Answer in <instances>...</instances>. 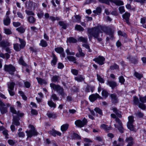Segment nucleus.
I'll return each instance as SVG.
<instances>
[{"label": "nucleus", "mask_w": 146, "mask_h": 146, "mask_svg": "<svg viewBox=\"0 0 146 146\" xmlns=\"http://www.w3.org/2000/svg\"><path fill=\"white\" fill-rule=\"evenodd\" d=\"M103 32L106 35H109L111 37L113 38L114 36V31L110 26H97L89 28L88 29V33L89 35L92 36L94 39H97L98 41L100 42L102 40V39L99 37L100 33Z\"/></svg>", "instance_id": "1"}, {"label": "nucleus", "mask_w": 146, "mask_h": 146, "mask_svg": "<svg viewBox=\"0 0 146 146\" xmlns=\"http://www.w3.org/2000/svg\"><path fill=\"white\" fill-rule=\"evenodd\" d=\"M50 86L51 88L56 91L58 94L60 95L62 98H64L67 95L66 94L63 88L59 85H56L54 83H51L50 84Z\"/></svg>", "instance_id": "2"}, {"label": "nucleus", "mask_w": 146, "mask_h": 146, "mask_svg": "<svg viewBox=\"0 0 146 146\" xmlns=\"http://www.w3.org/2000/svg\"><path fill=\"white\" fill-rule=\"evenodd\" d=\"M28 127L30 128V129L29 130H27L25 131L27 136V139L31 138L33 136H36L38 135V133L34 125L29 124Z\"/></svg>", "instance_id": "3"}, {"label": "nucleus", "mask_w": 146, "mask_h": 146, "mask_svg": "<svg viewBox=\"0 0 146 146\" xmlns=\"http://www.w3.org/2000/svg\"><path fill=\"white\" fill-rule=\"evenodd\" d=\"M128 121L127 123V128L130 131L136 133V130L133 125L134 121V116L133 115L129 116L128 117Z\"/></svg>", "instance_id": "4"}, {"label": "nucleus", "mask_w": 146, "mask_h": 146, "mask_svg": "<svg viewBox=\"0 0 146 146\" xmlns=\"http://www.w3.org/2000/svg\"><path fill=\"white\" fill-rule=\"evenodd\" d=\"M16 114L17 115L13 116L12 123L15 125L16 126H19L20 124L19 122L20 120L19 117H23L24 115V114L23 113H21L19 111H18Z\"/></svg>", "instance_id": "5"}, {"label": "nucleus", "mask_w": 146, "mask_h": 146, "mask_svg": "<svg viewBox=\"0 0 146 146\" xmlns=\"http://www.w3.org/2000/svg\"><path fill=\"white\" fill-rule=\"evenodd\" d=\"M133 102L134 105H137L138 107L143 110L146 109V106L144 103L140 102L138 97L136 96L133 97Z\"/></svg>", "instance_id": "6"}, {"label": "nucleus", "mask_w": 146, "mask_h": 146, "mask_svg": "<svg viewBox=\"0 0 146 146\" xmlns=\"http://www.w3.org/2000/svg\"><path fill=\"white\" fill-rule=\"evenodd\" d=\"M88 123L87 119L84 117L82 120L80 119L76 120L74 122V124L77 127L81 128L86 125Z\"/></svg>", "instance_id": "7"}, {"label": "nucleus", "mask_w": 146, "mask_h": 146, "mask_svg": "<svg viewBox=\"0 0 146 146\" xmlns=\"http://www.w3.org/2000/svg\"><path fill=\"white\" fill-rule=\"evenodd\" d=\"M4 70L6 72H8L11 75L14 74V72L16 71V68L11 64L9 65L5 64L4 66Z\"/></svg>", "instance_id": "8"}, {"label": "nucleus", "mask_w": 146, "mask_h": 146, "mask_svg": "<svg viewBox=\"0 0 146 146\" xmlns=\"http://www.w3.org/2000/svg\"><path fill=\"white\" fill-rule=\"evenodd\" d=\"M105 60V58L103 56L101 55H99L93 59L94 61L101 66L104 64Z\"/></svg>", "instance_id": "9"}, {"label": "nucleus", "mask_w": 146, "mask_h": 146, "mask_svg": "<svg viewBox=\"0 0 146 146\" xmlns=\"http://www.w3.org/2000/svg\"><path fill=\"white\" fill-rule=\"evenodd\" d=\"M110 97L111 99V103L114 105L118 103L119 101L117 95L115 93L111 94H110Z\"/></svg>", "instance_id": "10"}, {"label": "nucleus", "mask_w": 146, "mask_h": 146, "mask_svg": "<svg viewBox=\"0 0 146 146\" xmlns=\"http://www.w3.org/2000/svg\"><path fill=\"white\" fill-rule=\"evenodd\" d=\"M98 98L102 99V97L96 93L95 94H92L89 96V99L90 101L92 102L96 101Z\"/></svg>", "instance_id": "11"}, {"label": "nucleus", "mask_w": 146, "mask_h": 146, "mask_svg": "<svg viewBox=\"0 0 146 146\" xmlns=\"http://www.w3.org/2000/svg\"><path fill=\"white\" fill-rule=\"evenodd\" d=\"M5 104L1 101L0 100V110L2 114H4L8 112L7 108L5 107Z\"/></svg>", "instance_id": "12"}, {"label": "nucleus", "mask_w": 146, "mask_h": 146, "mask_svg": "<svg viewBox=\"0 0 146 146\" xmlns=\"http://www.w3.org/2000/svg\"><path fill=\"white\" fill-rule=\"evenodd\" d=\"M130 15H131L129 13L126 12L122 15L123 19L125 20L126 23L129 25L131 24L129 21Z\"/></svg>", "instance_id": "13"}, {"label": "nucleus", "mask_w": 146, "mask_h": 146, "mask_svg": "<svg viewBox=\"0 0 146 146\" xmlns=\"http://www.w3.org/2000/svg\"><path fill=\"white\" fill-rule=\"evenodd\" d=\"M51 57L52 58V59L51 61V64L52 66H55L58 61L57 57L53 52L52 53Z\"/></svg>", "instance_id": "14"}, {"label": "nucleus", "mask_w": 146, "mask_h": 146, "mask_svg": "<svg viewBox=\"0 0 146 146\" xmlns=\"http://www.w3.org/2000/svg\"><path fill=\"white\" fill-rule=\"evenodd\" d=\"M36 5H37L36 3L33 2L32 1L29 0L28 3V5L27 8L31 10L33 8V9L35 10L36 8Z\"/></svg>", "instance_id": "15"}, {"label": "nucleus", "mask_w": 146, "mask_h": 146, "mask_svg": "<svg viewBox=\"0 0 146 146\" xmlns=\"http://www.w3.org/2000/svg\"><path fill=\"white\" fill-rule=\"evenodd\" d=\"M36 79L38 84L41 86H42L43 84L46 85L47 84L48 82L47 81L40 77H36Z\"/></svg>", "instance_id": "16"}, {"label": "nucleus", "mask_w": 146, "mask_h": 146, "mask_svg": "<svg viewBox=\"0 0 146 146\" xmlns=\"http://www.w3.org/2000/svg\"><path fill=\"white\" fill-rule=\"evenodd\" d=\"M113 3L116 5L118 6H121L124 5L123 1L121 0H109V2Z\"/></svg>", "instance_id": "17"}, {"label": "nucleus", "mask_w": 146, "mask_h": 146, "mask_svg": "<svg viewBox=\"0 0 146 146\" xmlns=\"http://www.w3.org/2000/svg\"><path fill=\"white\" fill-rule=\"evenodd\" d=\"M107 82V84L109 85L112 90L114 89L115 87L117 86V83L115 81L108 80Z\"/></svg>", "instance_id": "18"}, {"label": "nucleus", "mask_w": 146, "mask_h": 146, "mask_svg": "<svg viewBox=\"0 0 146 146\" xmlns=\"http://www.w3.org/2000/svg\"><path fill=\"white\" fill-rule=\"evenodd\" d=\"M10 46V43L7 41L3 40L0 42V46L2 47L3 48Z\"/></svg>", "instance_id": "19"}, {"label": "nucleus", "mask_w": 146, "mask_h": 146, "mask_svg": "<svg viewBox=\"0 0 146 146\" xmlns=\"http://www.w3.org/2000/svg\"><path fill=\"white\" fill-rule=\"evenodd\" d=\"M129 60L133 64H137L138 63V60L137 56L135 57L133 56L131 57L128 58Z\"/></svg>", "instance_id": "20"}, {"label": "nucleus", "mask_w": 146, "mask_h": 146, "mask_svg": "<svg viewBox=\"0 0 146 146\" xmlns=\"http://www.w3.org/2000/svg\"><path fill=\"white\" fill-rule=\"evenodd\" d=\"M94 90V86L88 85L85 89V91L86 92H89L90 91L92 93Z\"/></svg>", "instance_id": "21"}, {"label": "nucleus", "mask_w": 146, "mask_h": 146, "mask_svg": "<svg viewBox=\"0 0 146 146\" xmlns=\"http://www.w3.org/2000/svg\"><path fill=\"white\" fill-rule=\"evenodd\" d=\"M100 128L103 129L104 130L108 132L111 129V126L110 125L108 126V125L104 124H102L100 126Z\"/></svg>", "instance_id": "22"}, {"label": "nucleus", "mask_w": 146, "mask_h": 146, "mask_svg": "<svg viewBox=\"0 0 146 146\" xmlns=\"http://www.w3.org/2000/svg\"><path fill=\"white\" fill-rule=\"evenodd\" d=\"M69 125L68 123H65L62 125L60 127V130L62 132L66 131L68 129Z\"/></svg>", "instance_id": "23"}, {"label": "nucleus", "mask_w": 146, "mask_h": 146, "mask_svg": "<svg viewBox=\"0 0 146 146\" xmlns=\"http://www.w3.org/2000/svg\"><path fill=\"white\" fill-rule=\"evenodd\" d=\"M67 59L70 62H73L74 63L77 64V62L76 61V58L73 56H69L67 57Z\"/></svg>", "instance_id": "24"}, {"label": "nucleus", "mask_w": 146, "mask_h": 146, "mask_svg": "<svg viewBox=\"0 0 146 146\" xmlns=\"http://www.w3.org/2000/svg\"><path fill=\"white\" fill-rule=\"evenodd\" d=\"M19 40L20 43V47L21 49H23L24 48L26 45V42L23 39L19 38Z\"/></svg>", "instance_id": "25"}, {"label": "nucleus", "mask_w": 146, "mask_h": 146, "mask_svg": "<svg viewBox=\"0 0 146 146\" xmlns=\"http://www.w3.org/2000/svg\"><path fill=\"white\" fill-rule=\"evenodd\" d=\"M60 79V78L59 76L55 75L53 76L51 78V80L52 82L55 83L56 82H58Z\"/></svg>", "instance_id": "26"}, {"label": "nucleus", "mask_w": 146, "mask_h": 146, "mask_svg": "<svg viewBox=\"0 0 146 146\" xmlns=\"http://www.w3.org/2000/svg\"><path fill=\"white\" fill-rule=\"evenodd\" d=\"M19 62L20 64L24 66H28V65L26 63L23 59V57L21 56L20 57L19 60Z\"/></svg>", "instance_id": "27"}, {"label": "nucleus", "mask_w": 146, "mask_h": 146, "mask_svg": "<svg viewBox=\"0 0 146 146\" xmlns=\"http://www.w3.org/2000/svg\"><path fill=\"white\" fill-rule=\"evenodd\" d=\"M47 104L48 106L51 108L54 109L56 107V104L54 103L52 100L48 101Z\"/></svg>", "instance_id": "28"}, {"label": "nucleus", "mask_w": 146, "mask_h": 146, "mask_svg": "<svg viewBox=\"0 0 146 146\" xmlns=\"http://www.w3.org/2000/svg\"><path fill=\"white\" fill-rule=\"evenodd\" d=\"M3 22L5 25L9 26L10 25L11 23V19L8 17H6L5 19L3 20Z\"/></svg>", "instance_id": "29"}, {"label": "nucleus", "mask_w": 146, "mask_h": 146, "mask_svg": "<svg viewBox=\"0 0 146 146\" xmlns=\"http://www.w3.org/2000/svg\"><path fill=\"white\" fill-rule=\"evenodd\" d=\"M67 41L70 43H76L77 42V40L73 37H70L67 39Z\"/></svg>", "instance_id": "30"}, {"label": "nucleus", "mask_w": 146, "mask_h": 146, "mask_svg": "<svg viewBox=\"0 0 146 146\" xmlns=\"http://www.w3.org/2000/svg\"><path fill=\"white\" fill-rule=\"evenodd\" d=\"M39 45L43 47H45L48 46V44L46 41L43 39H42L40 41Z\"/></svg>", "instance_id": "31"}, {"label": "nucleus", "mask_w": 146, "mask_h": 146, "mask_svg": "<svg viewBox=\"0 0 146 146\" xmlns=\"http://www.w3.org/2000/svg\"><path fill=\"white\" fill-rule=\"evenodd\" d=\"M75 30L79 31H83L84 29L80 25L76 24L75 27Z\"/></svg>", "instance_id": "32"}, {"label": "nucleus", "mask_w": 146, "mask_h": 146, "mask_svg": "<svg viewBox=\"0 0 146 146\" xmlns=\"http://www.w3.org/2000/svg\"><path fill=\"white\" fill-rule=\"evenodd\" d=\"M102 11V9L101 7H97L95 10H94L93 12L96 15H98V14H100Z\"/></svg>", "instance_id": "33"}, {"label": "nucleus", "mask_w": 146, "mask_h": 146, "mask_svg": "<svg viewBox=\"0 0 146 146\" xmlns=\"http://www.w3.org/2000/svg\"><path fill=\"white\" fill-rule=\"evenodd\" d=\"M94 110L96 113H98L100 115H103V113L102 111L100 108L98 107H96L94 109Z\"/></svg>", "instance_id": "34"}, {"label": "nucleus", "mask_w": 146, "mask_h": 146, "mask_svg": "<svg viewBox=\"0 0 146 146\" xmlns=\"http://www.w3.org/2000/svg\"><path fill=\"white\" fill-rule=\"evenodd\" d=\"M115 127L117 128L119 132L121 133H124V128L123 126V125H115Z\"/></svg>", "instance_id": "35"}, {"label": "nucleus", "mask_w": 146, "mask_h": 146, "mask_svg": "<svg viewBox=\"0 0 146 146\" xmlns=\"http://www.w3.org/2000/svg\"><path fill=\"white\" fill-rule=\"evenodd\" d=\"M59 25L60 26L62 27V28L64 29H66L67 27L66 24L64 23L63 21H59L58 22Z\"/></svg>", "instance_id": "36"}, {"label": "nucleus", "mask_w": 146, "mask_h": 146, "mask_svg": "<svg viewBox=\"0 0 146 146\" xmlns=\"http://www.w3.org/2000/svg\"><path fill=\"white\" fill-rule=\"evenodd\" d=\"M54 50L57 53L60 54L62 52H63L64 50L62 47H60L55 48L54 49Z\"/></svg>", "instance_id": "37"}, {"label": "nucleus", "mask_w": 146, "mask_h": 146, "mask_svg": "<svg viewBox=\"0 0 146 146\" xmlns=\"http://www.w3.org/2000/svg\"><path fill=\"white\" fill-rule=\"evenodd\" d=\"M138 96L139 97V100L140 101L141 103H146V95L142 96H141L139 94Z\"/></svg>", "instance_id": "38"}, {"label": "nucleus", "mask_w": 146, "mask_h": 146, "mask_svg": "<svg viewBox=\"0 0 146 146\" xmlns=\"http://www.w3.org/2000/svg\"><path fill=\"white\" fill-rule=\"evenodd\" d=\"M27 19L29 22L32 23H34L36 21L35 18L33 16H30Z\"/></svg>", "instance_id": "39"}, {"label": "nucleus", "mask_w": 146, "mask_h": 146, "mask_svg": "<svg viewBox=\"0 0 146 146\" xmlns=\"http://www.w3.org/2000/svg\"><path fill=\"white\" fill-rule=\"evenodd\" d=\"M102 94L103 97L106 98H108L109 93L106 90L104 89L102 91Z\"/></svg>", "instance_id": "40"}, {"label": "nucleus", "mask_w": 146, "mask_h": 146, "mask_svg": "<svg viewBox=\"0 0 146 146\" xmlns=\"http://www.w3.org/2000/svg\"><path fill=\"white\" fill-rule=\"evenodd\" d=\"M84 79L85 78H84L82 75H80L79 77H75V80L78 82H81L84 80Z\"/></svg>", "instance_id": "41"}, {"label": "nucleus", "mask_w": 146, "mask_h": 146, "mask_svg": "<svg viewBox=\"0 0 146 146\" xmlns=\"http://www.w3.org/2000/svg\"><path fill=\"white\" fill-rule=\"evenodd\" d=\"M48 132L50 135L54 137H56V130L54 129H52L51 130L48 131Z\"/></svg>", "instance_id": "42"}, {"label": "nucleus", "mask_w": 146, "mask_h": 146, "mask_svg": "<svg viewBox=\"0 0 146 146\" xmlns=\"http://www.w3.org/2000/svg\"><path fill=\"white\" fill-rule=\"evenodd\" d=\"M97 3L96 0H86L84 3V5H88L90 4L91 3L95 4Z\"/></svg>", "instance_id": "43"}, {"label": "nucleus", "mask_w": 146, "mask_h": 146, "mask_svg": "<svg viewBox=\"0 0 146 146\" xmlns=\"http://www.w3.org/2000/svg\"><path fill=\"white\" fill-rule=\"evenodd\" d=\"M72 139H81V137L78 134L74 133L72 135Z\"/></svg>", "instance_id": "44"}, {"label": "nucleus", "mask_w": 146, "mask_h": 146, "mask_svg": "<svg viewBox=\"0 0 146 146\" xmlns=\"http://www.w3.org/2000/svg\"><path fill=\"white\" fill-rule=\"evenodd\" d=\"M72 139H81V137L78 134L74 133L72 135Z\"/></svg>", "instance_id": "45"}, {"label": "nucleus", "mask_w": 146, "mask_h": 146, "mask_svg": "<svg viewBox=\"0 0 146 146\" xmlns=\"http://www.w3.org/2000/svg\"><path fill=\"white\" fill-rule=\"evenodd\" d=\"M135 115L137 117L143 118L144 116V114L141 111H139L135 113Z\"/></svg>", "instance_id": "46"}, {"label": "nucleus", "mask_w": 146, "mask_h": 146, "mask_svg": "<svg viewBox=\"0 0 146 146\" xmlns=\"http://www.w3.org/2000/svg\"><path fill=\"white\" fill-rule=\"evenodd\" d=\"M119 68V66L115 63H114L113 65H111L110 66V69L112 70L118 69Z\"/></svg>", "instance_id": "47"}, {"label": "nucleus", "mask_w": 146, "mask_h": 146, "mask_svg": "<svg viewBox=\"0 0 146 146\" xmlns=\"http://www.w3.org/2000/svg\"><path fill=\"white\" fill-rule=\"evenodd\" d=\"M16 30L21 34L23 33L25 31V29L22 27L21 26L16 29Z\"/></svg>", "instance_id": "48"}, {"label": "nucleus", "mask_w": 146, "mask_h": 146, "mask_svg": "<svg viewBox=\"0 0 146 146\" xmlns=\"http://www.w3.org/2000/svg\"><path fill=\"white\" fill-rule=\"evenodd\" d=\"M46 115L48 117L50 118H53L55 119L57 117L56 114L54 113H47Z\"/></svg>", "instance_id": "49"}, {"label": "nucleus", "mask_w": 146, "mask_h": 146, "mask_svg": "<svg viewBox=\"0 0 146 146\" xmlns=\"http://www.w3.org/2000/svg\"><path fill=\"white\" fill-rule=\"evenodd\" d=\"M134 76L139 80H140L143 77V75L136 72L134 74Z\"/></svg>", "instance_id": "50"}, {"label": "nucleus", "mask_w": 146, "mask_h": 146, "mask_svg": "<svg viewBox=\"0 0 146 146\" xmlns=\"http://www.w3.org/2000/svg\"><path fill=\"white\" fill-rule=\"evenodd\" d=\"M119 82L121 84H124L125 81V79L123 76H121L119 77Z\"/></svg>", "instance_id": "51"}, {"label": "nucleus", "mask_w": 146, "mask_h": 146, "mask_svg": "<svg viewBox=\"0 0 146 146\" xmlns=\"http://www.w3.org/2000/svg\"><path fill=\"white\" fill-rule=\"evenodd\" d=\"M78 40L80 42H82L86 43L87 42L88 39L87 38L81 36L79 38Z\"/></svg>", "instance_id": "52"}, {"label": "nucleus", "mask_w": 146, "mask_h": 146, "mask_svg": "<svg viewBox=\"0 0 146 146\" xmlns=\"http://www.w3.org/2000/svg\"><path fill=\"white\" fill-rule=\"evenodd\" d=\"M97 80L99 82L102 83H104V80L101 77L100 75L97 74Z\"/></svg>", "instance_id": "53"}, {"label": "nucleus", "mask_w": 146, "mask_h": 146, "mask_svg": "<svg viewBox=\"0 0 146 146\" xmlns=\"http://www.w3.org/2000/svg\"><path fill=\"white\" fill-rule=\"evenodd\" d=\"M15 85V82H11L8 87V88L9 89V90H13Z\"/></svg>", "instance_id": "54"}, {"label": "nucleus", "mask_w": 146, "mask_h": 146, "mask_svg": "<svg viewBox=\"0 0 146 146\" xmlns=\"http://www.w3.org/2000/svg\"><path fill=\"white\" fill-rule=\"evenodd\" d=\"M4 33L7 35H10L12 34V32L11 30L9 29H4Z\"/></svg>", "instance_id": "55"}, {"label": "nucleus", "mask_w": 146, "mask_h": 146, "mask_svg": "<svg viewBox=\"0 0 146 146\" xmlns=\"http://www.w3.org/2000/svg\"><path fill=\"white\" fill-rule=\"evenodd\" d=\"M71 72L73 75L75 76H77L78 73V70L74 69H72Z\"/></svg>", "instance_id": "56"}, {"label": "nucleus", "mask_w": 146, "mask_h": 146, "mask_svg": "<svg viewBox=\"0 0 146 146\" xmlns=\"http://www.w3.org/2000/svg\"><path fill=\"white\" fill-rule=\"evenodd\" d=\"M14 49L17 51H19L21 50V48L19 47L18 44L16 43L14 44L13 45Z\"/></svg>", "instance_id": "57"}, {"label": "nucleus", "mask_w": 146, "mask_h": 146, "mask_svg": "<svg viewBox=\"0 0 146 146\" xmlns=\"http://www.w3.org/2000/svg\"><path fill=\"white\" fill-rule=\"evenodd\" d=\"M119 10L120 13L121 14L125 12L124 7L123 6H120L119 8Z\"/></svg>", "instance_id": "58"}, {"label": "nucleus", "mask_w": 146, "mask_h": 146, "mask_svg": "<svg viewBox=\"0 0 146 146\" xmlns=\"http://www.w3.org/2000/svg\"><path fill=\"white\" fill-rule=\"evenodd\" d=\"M8 132V130L6 129H5L2 132L3 134L5 136V138L7 139H8L9 138V137H8V136L9 135Z\"/></svg>", "instance_id": "59"}, {"label": "nucleus", "mask_w": 146, "mask_h": 146, "mask_svg": "<svg viewBox=\"0 0 146 146\" xmlns=\"http://www.w3.org/2000/svg\"><path fill=\"white\" fill-rule=\"evenodd\" d=\"M98 1L100 3L105 4L108 5H110V3L109 2V0H98Z\"/></svg>", "instance_id": "60"}, {"label": "nucleus", "mask_w": 146, "mask_h": 146, "mask_svg": "<svg viewBox=\"0 0 146 146\" xmlns=\"http://www.w3.org/2000/svg\"><path fill=\"white\" fill-rule=\"evenodd\" d=\"M51 98L53 99L54 101L58 100L59 99L57 96L55 94H52L51 96Z\"/></svg>", "instance_id": "61"}, {"label": "nucleus", "mask_w": 146, "mask_h": 146, "mask_svg": "<svg viewBox=\"0 0 146 146\" xmlns=\"http://www.w3.org/2000/svg\"><path fill=\"white\" fill-rule=\"evenodd\" d=\"M10 111L11 113L13 114H17V111L15 109L14 107L11 106L10 107Z\"/></svg>", "instance_id": "62"}, {"label": "nucleus", "mask_w": 146, "mask_h": 146, "mask_svg": "<svg viewBox=\"0 0 146 146\" xmlns=\"http://www.w3.org/2000/svg\"><path fill=\"white\" fill-rule=\"evenodd\" d=\"M25 12L28 15H35L34 13L32 11L25 10Z\"/></svg>", "instance_id": "63"}, {"label": "nucleus", "mask_w": 146, "mask_h": 146, "mask_svg": "<svg viewBox=\"0 0 146 146\" xmlns=\"http://www.w3.org/2000/svg\"><path fill=\"white\" fill-rule=\"evenodd\" d=\"M24 84L25 87L27 88H29L31 86V84L28 81H26L24 82Z\"/></svg>", "instance_id": "64"}]
</instances>
